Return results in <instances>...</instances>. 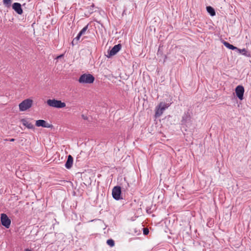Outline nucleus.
Wrapping results in <instances>:
<instances>
[{
	"instance_id": "f8f14e48",
	"label": "nucleus",
	"mask_w": 251,
	"mask_h": 251,
	"mask_svg": "<svg viewBox=\"0 0 251 251\" xmlns=\"http://www.w3.org/2000/svg\"><path fill=\"white\" fill-rule=\"evenodd\" d=\"M21 122L22 123L23 125L26 126L28 129H34V126L33 125H32L31 123H29L25 119H22L21 120Z\"/></svg>"
},
{
	"instance_id": "b1692460",
	"label": "nucleus",
	"mask_w": 251,
	"mask_h": 251,
	"mask_svg": "<svg viewBox=\"0 0 251 251\" xmlns=\"http://www.w3.org/2000/svg\"><path fill=\"white\" fill-rule=\"evenodd\" d=\"M63 56H64V54H61V55H59V56H58L57 57V59L61 58L63 57Z\"/></svg>"
},
{
	"instance_id": "6e6552de",
	"label": "nucleus",
	"mask_w": 251,
	"mask_h": 251,
	"mask_svg": "<svg viewBox=\"0 0 251 251\" xmlns=\"http://www.w3.org/2000/svg\"><path fill=\"white\" fill-rule=\"evenodd\" d=\"M244 91V88L242 85H238L236 87L235 93L239 100H242L243 99Z\"/></svg>"
},
{
	"instance_id": "9d476101",
	"label": "nucleus",
	"mask_w": 251,
	"mask_h": 251,
	"mask_svg": "<svg viewBox=\"0 0 251 251\" xmlns=\"http://www.w3.org/2000/svg\"><path fill=\"white\" fill-rule=\"evenodd\" d=\"M12 8L18 14L21 15L23 13L21 4L20 3L15 2L12 5Z\"/></svg>"
},
{
	"instance_id": "423d86ee",
	"label": "nucleus",
	"mask_w": 251,
	"mask_h": 251,
	"mask_svg": "<svg viewBox=\"0 0 251 251\" xmlns=\"http://www.w3.org/2000/svg\"><path fill=\"white\" fill-rule=\"evenodd\" d=\"M121 188L120 186H115L112 190V196L116 200H119L121 199Z\"/></svg>"
},
{
	"instance_id": "f257e3e1",
	"label": "nucleus",
	"mask_w": 251,
	"mask_h": 251,
	"mask_svg": "<svg viewBox=\"0 0 251 251\" xmlns=\"http://www.w3.org/2000/svg\"><path fill=\"white\" fill-rule=\"evenodd\" d=\"M95 80V77L93 75L90 74H84L80 75L78 79V82L80 83L91 84L93 83Z\"/></svg>"
},
{
	"instance_id": "ddd939ff",
	"label": "nucleus",
	"mask_w": 251,
	"mask_h": 251,
	"mask_svg": "<svg viewBox=\"0 0 251 251\" xmlns=\"http://www.w3.org/2000/svg\"><path fill=\"white\" fill-rule=\"evenodd\" d=\"M170 106L169 103H166L164 102H161L159 103V105L157 106L162 111H164L166 109L168 108Z\"/></svg>"
},
{
	"instance_id": "6ab92c4d",
	"label": "nucleus",
	"mask_w": 251,
	"mask_h": 251,
	"mask_svg": "<svg viewBox=\"0 0 251 251\" xmlns=\"http://www.w3.org/2000/svg\"><path fill=\"white\" fill-rule=\"evenodd\" d=\"M11 2V0H3V4L8 8L10 7Z\"/></svg>"
},
{
	"instance_id": "f3484780",
	"label": "nucleus",
	"mask_w": 251,
	"mask_h": 251,
	"mask_svg": "<svg viewBox=\"0 0 251 251\" xmlns=\"http://www.w3.org/2000/svg\"><path fill=\"white\" fill-rule=\"evenodd\" d=\"M163 113V111L161 110L158 106L156 107L155 108V117H160Z\"/></svg>"
},
{
	"instance_id": "dca6fc26",
	"label": "nucleus",
	"mask_w": 251,
	"mask_h": 251,
	"mask_svg": "<svg viewBox=\"0 0 251 251\" xmlns=\"http://www.w3.org/2000/svg\"><path fill=\"white\" fill-rule=\"evenodd\" d=\"M223 44L226 48H227L229 49H230V50H236V49H238V48L237 47L233 46L232 45L230 44L229 43H228L227 42L224 41L223 42Z\"/></svg>"
},
{
	"instance_id": "20e7f679",
	"label": "nucleus",
	"mask_w": 251,
	"mask_h": 251,
	"mask_svg": "<svg viewBox=\"0 0 251 251\" xmlns=\"http://www.w3.org/2000/svg\"><path fill=\"white\" fill-rule=\"evenodd\" d=\"M11 220L6 214H1V225L5 228H8L11 225Z\"/></svg>"
},
{
	"instance_id": "f03ea898",
	"label": "nucleus",
	"mask_w": 251,
	"mask_h": 251,
	"mask_svg": "<svg viewBox=\"0 0 251 251\" xmlns=\"http://www.w3.org/2000/svg\"><path fill=\"white\" fill-rule=\"evenodd\" d=\"M47 103L50 106L57 108H61L66 106L65 102L55 99H49L47 100Z\"/></svg>"
},
{
	"instance_id": "aec40b11",
	"label": "nucleus",
	"mask_w": 251,
	"mask_h": 251,
	"mask_svg": "<svg viewBox=\"0 0 251 251\" xmlns=\"http://www.w3.org/2000/svg\"><path fill=\"white\" fill-rule=\"evenodd\" d=\"M106 243L109 246H110L111 247H113L115 244L114 240L111 239L107 240Z\"/></svg>"
},
{
	"instance_id": "412c9836",
	"label": "nucleus",
	"mask_w": 251,
	"mask_h": 251,
	"mask_svg": "<svg viewBox=\"0 0 251 251\" xmlns=\"http://www.w3.org/2000/svg\"><path fill=\"white\" fill-rule=\"evenodd\" d=\"M88 25H86L85 26H84L81 30V31L79 32L80 34H81L82 35H83L86 31L88 29Z\"/></svg>"
},
{
	"instance_id": "393cba45",
	"label": "nucleus",
	"mask_w": 251,
	"mask_h": 251,
	"mask_svg": "<svg viewBox=\"0 0 251 251\" xmlns=\"http://www.w3.org/2000/svg\"><path fill=\"white\" fill-rule=\"evenodd\" d=\"M11 142H13V141H15V139L14 138H11L9 140Z\"/></svg>"
},
{
	"instance_id": "2eb2a0df",
	"label": "nucleus",
	"mask_w": 251,
	"mask_h": 251,
	"mask_svg": "<svg viewBox=\"0 0 251 251\" xmlns=\"http://www.w3.org/2000/svg\"><path fill=\"white\" fill-rule=\"evenodd\" d=\"M206 10L208 13L212 16H214L216 15V13L214 9L210 6L206 7Z\"/></svg>"
},
{
	"instance_id": "39448f33",
	"label": "nucleus",
	"mask_w": 251,
	"mask_h": 251,
	"mask_svg": "<svg viewBox=\"0 0 251 251\" xmlns=\"http://www.w3.org/2000/svg\"><path fill=\"white\" fill-rule=\"evenodd\" d=\"M122 45L120 44L115 45L111 50L107 51L106 56L108 58L111 57L112 56L115 55L121 49Z\"/></svg>"
},
{
	"instance_id": "9b49d317",
	"label": "nucleus",
	"mask_w": 251,
	"mask_h": 251,
	"mask_svg": "<svg viewBox=\"0 0 251 251\" xmlns=\"http://www.w3.org/2000/svg\"><path fill=\"white\" fill-rule=\"evenodd\" d=\"M73 160V157L72 156V155H69L68 156V158L65 165V167L67 169H69L72 167Z\"/></svg>"
},
{
	"instance_id": "4be33fe9",
	"label": "nucleus",
	"mask_w": 251,
	"mask_h": 251,
	"mask_svg": "<svg viewBox=\"0 0 251 251\" xmlns=\"http://www.w3.org/2000/svg\"><path fill=\"white\" fill-rule=\"evenodd\" d=\"M149 233V230L147 228H143V233L144 235H148Z\"/></svg>"
},
{
	"instance_id": "4468645a",
	"label": "nucleus",
	"mask_w": 251,
	"mask_h": 251,
	"mask_svg": "<svg viewBox=\"0 0 251 251\" xmlns=\"http://www.w3.org/2000/svg\"><path fill=\"white\" fill-rule=\"evenodd\" d=\"M236 50H237L240 53L242 54L245 56L249 57L250 56V53L245 49H239L238 48V49Z\"/></svg>"
},
{
	"instance_id": "bb28decb",
	"label": "nucleus",
	"mask_w": 251,
	"mask_h": 251,
	"mask_svg": "<svg viewBox=\"0 0 251 251\" xmlns=\"http://www.w3.org/2000/svg\"><path fill=\"white\" fill-rule=\"evenodd\" d=\"M159 50H160L159 49V50H158V53H159Z\"/></svg>"
},
{
	"instance_id": "0eeeda50",
	"label": "nucleus",
	"mask_w": 251,
	"mask_h": 251,
	"mask_svg": "<svg viewBox=\"0 0 251 251\" xmlns=\"http://www.w3.org/2000/svg\"><path fill=\"white\" fill-rule=\"evenodd\" d=\"M191 116L188 113V112L185 113L182 116V120L181 121L182 125H184L187 126L188 125L191 124Z\"/></svg>"
},
{
	"instance_id": "7ed1b4c3",
	"label": "nucleus",
	"mask_w": 251,
	"mask_h": 251,
	"mask_svg": "<svg viewBox=\"0 0 251 251\" xmlns=\"http://www.w3.org/2000/svg\"><path fill=\"white\" fill-rule=\"evenodd\" d=\"M33 100L29 99H27L21 102L19 105V109L21 111H25L30 108L32 105Z\"/></svg>"
},
{
	"instance_id": "a211bd4d",
	"label": "nucleus",
	"mask_w": 251,
	"mask_h": 251,
	"mask_svg": "<svg viewBox=\"0 0 251 251\" xmlns=\"http://www.w3.org/2000/svg\"><path fill=\"white\" fill-rule=\"evenodd\" d=\"M81 36H82V35L80 34L79 33H78L77 36L73 39V40L72 41L73 45L77 44L78 41L79 40V39Z\"/></svg>"
},
{
	"instance_id": "1a4fd4ad",
	"label": "nucleus",
	"mask_w": 251,
	"mask_h": 251,
	"mask_svg": "<svg viewBox=\"0 0 251 251\" xmlns=\"http://www.w3.org/2000/svg\"><path fill=\"white\" fill-rule=\"evenodd\" d=\"M35 125L38 127L42 126L47 128H52L53 127V126L51 124L47 123L46 121L43 120H37L36 121Z\"/></svg>"
},
{
	"instance_id": "a878e982",
	"label": "nucleus",
	"mask_w": 251,
	"mask_h": 251,
	"mask_svg": "<svg viewBox=\"0 0 251 251\" xmlns=\"http://www.w3.org/2000/svg\"><path fill=\"white\" fill-rule=\"evenodd\" d=\"M25 251H31L30 250L28 249H26Z\"/></svg>"
},
{
	"instance_id": "5701e85b",
	"label": "nucleus",
	"mask_w": 251,
	"mask_h": 251,
	"mask_svg": "<svg viewBox=\"0 0 251 251\" xmlns=\"http://www.w3.org/2000/svg\"><path fill=\"white\" fill-rule=\"evenodd\" d=\"M81 117L84 120H87L88 119V117L84 114L81 115Z\"/></svg>"
}]
</instances>
